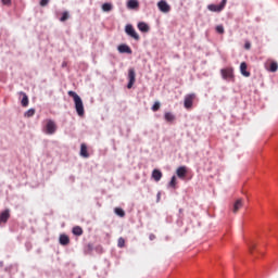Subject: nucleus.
Returning a JSON list of instances; mask_svg holds the SVG:
<instances>
[{"mask_svg": "<svg viewBox=\"0 0 278 278\" xmlns=\"http://www.w3.org/2000/svg\"><path fill=\"white\" fill-rule=\"evenodd\" d=\"M68 97H72L74 101V108L76 110V114L80 117H84L86 115V110L84 109V100H81V97L77 94V92L70 90L67 92Z\"/></svg>", "mask_w": 278, "mask_h": 278, "instance_id": "f257e3e1", "label": "nucleus"}, {"mask_svg": "<svg viewBox=\"0 0 278 278\" xmlns=\"http://www.w3.org/2000/svg\"><path fill=\"white\" fill-rule=\"evenodd\" d=\"M58 131V125L53 119H48L45 126V134L48 136H53Z\"/></svg>", "mask_w": 278, "mask_h": 278, "instance_id": "f03ea898", "label": "nucleus"}, {"mask_svg": "<svg viewBox=\"0 0 278 278\" xmlns=\"http://www.w3.org/2000/svg\"><path fill=\"white\" fill-rule=\"evenodd\" d=\"M125 34L129 36V38H132L134 40H140V35H138V31H136V28H134V25L127 24L125 26Z\"/></svg>", "mask_w": 278, "mask_h": 278, "instance_id": "7ed1b4c3", "label": "nucleus"}, {"mask_svg": "<svg viewBox=\"0 0 278 278\" xmlns=\"http://www.w3.org/2000/svg\"><path fill=\"white\" fill-rule=\"evenodd\" d=\"M225 5H227V0H222L219 4H208L207 5V10L210 12H216V13H219V12H223V10H225Z\"/></svg>", "mask_w": 278, "mask_h": 278, "instance_id": "20e7f679", "label": "nucleus"}, {"mask_svg": "<svg viewBox=\"0 0 278 278\" xmlns=\"http://www.w3.org/2000/svg\"><path fill=\"white\" fill-rule=\"evenodd\" d=\"M128 84H127V89L131 90V88H134V84H136V70L134 67H130L128 70Z\"/></svg>", "mask_w": 278, "mask_h": 278, "instance_id": "39448f33", "label": "nucleus"}, {"mask_svg": "<svg viewBox=\"0 0 278 278\" xmlns=\"http://www.w3.org/2000/svg\"><path fill=\"white\" fill-rule=\"evenodd\" d=\"M194 99H197V94H194V93H189L185 97L184 105H185L186 110L192 109Z\"/></svg>", "mask_w": 278, "mask_h": 278, "instance_id": "423d86ee", "label": "nucleus"}, {"mask_svg": "<svg viewBox=\"0 0 278 278\" xmlns=\"http://www.w3.org/2000/svg\"><path fill=\"white\" fill-rule=\"evenodd\" d=\"M156 5L163 14H168V12H170V4H168L166 0H160Z\"/></svg>", "mask_w": 278, "mask_h": 278, "instance_id": "0eeeda50", "label": "nucleus"}, {"mask_svg": "<svg viewBox=\"0 0 278 278\" xmlns=\"http://www.w3.org/2000/svg\"><path fill=\"white\" fill-rule=\"evenodd\" d=\"M247 244H248L249 253L251 255H255V253H260V250H257V243H255V240L253 239L247 240Z\"/></svg>", "mask_w": 278, "mask_h": 278, "instance_id": "6e6552de", "label": "nucleus"}, {"mask_svg": "<svg viewBox=\"0 0 278 278\" xmlns=\"http://www.w3.org/2000/svg\"><path fill=\"white\" fill-rule=\"evenodd\" d=\"M118 53H127L128 55H131L134 51L131 50V47H129L127 43H121L117 46Z\"/></svg>", "mask_w": 278, "mask_h": 278, "instance_id": "1a4fd4ad", "label": "nucleus"}, {"mask_svg": "<svg viewBox=\"0 0 278 278\" xmlns=\"http://www.w3.org/2000/svg\"><path fill=\"white\" fill-rule=\"evenodd\" d=\"M59 243L61 247H68L71 244V238L66 233H62L59 237Z\"/></svg>", "mask_w": 278, "mask_h": 278, "instance_id": "9d476101", "label": "nucleus"}, {"mask_svg": "<svg viewBox=\"0 0 278 278\" xmlns=\"http://www.w3.org/2000/svg\"><path fill=\"white\" fill-rule=\"evenodd\" d=\"M176 175L179 179H186V175H188V167L186 166H179L176 169Z\"/></svg>", "mask_w": 278, "mask_h": 278, "instance_id": "9b49d317", "label": "nucleus"}, {"mask_svg": "<svg viewBox=\"0 0 278 278\" xmlns=\"http://www.w3.org/2000/svg\"><path fill=\"white\" fill-rule=\"evenodd\" d=\"M137 27L139 31H141V34H149V31L151 30V27L146 22H139L137 24Z\"/></svg>", "mask_w": 278, "mask_h": 278, "instance_id": "f8f14e48", "label": "nucleus"}, {"mask_svg": "<svg viewBox=\"0 0 278 278\" xmlns=\"http://www.w3.org/2000/svg\"><path fill=\"white\" fill-rule=\"evenodd\" d=\"M223 79H232L233 70L232 68H223L220 70Z\"/></svg>", "mask_w": 278, "mask_h": 278, "instance_id": "ddd939ff", "label": "nucleus"}, {"mask_svg": "<svg viewBox=\"0 0 278 278\" xmlns=\"http://www.w3.org/2000/svg\"><path fill=\"white\" fill-rule=\"evenodd\" d=\"M10 220V208H5L0 213V225L5 224Z\"/></svg>", "mask_w": 278, "mask_h": 278, "instance_id": "4468645a", "label": "nucleus"}, {"mask_svg": "<svg viewBox=\"0 0 278 278\" xmlns=\"http://www.w3.org/2000/svg\"><path fill=\"white\" fill-rule=\"evenodd\" d=\"M249 65L247 62H241L240 64V73L243 77H251V72L248 71Z\"/></svg>", "mask_w": 278, "mask_h": 278, "instance_id": "2eb2a0df", "label": "nucleus"}, {"mask_svg": "<svg viewBox=\"0 0 278 278\" xmlns=\"http://www.w3.org/2000/svg\"><path fill=\"white\" fill-rule=\"evenodd\" d=\"M20 96L22 97V100H21L22 108H27V105H29V97L24 91H20Z\"/></svg>", "mask_w": 278, "mask_h": 278, "instance_id": "dca6fc26", "label": "nucleus"}, {"mask_svg": "<svg viewBox=\"0 0 278 278\" xmlns=\"http://www.w3.org/2000/svg\"><path fill=\"white\" fill-rule=\"evenodd\" d=\"M127 8L128 10H138V8H140V2L138 0H128Z\"/></svg>", "mask_w": 278, "mask_h": 278, "instance_id": "f3484780", "label": "nucleus"}, {"mask_svg": "<svg viewBox=\"0 0 278 278\" xmlns=\"http://www.w3.org/2000/svg\"><path fill=\"white\" fill-rule=\"evenodd\" d=\"M80 155L81 157H90V153H88V146H86V143L80 144Z\"/></svg>", "mask_w": 278, "mask_h": 278, "instance_id": "a211bd4d", "label": "nucleus"}, {"mask_svg": "<svg viewBox=\"0 0 278 278\" xmlns=\"http://www.w3.org/2000/svg\"><path fill=\"white\" fill-rule=\"evenodd\" d=\"M72 233L73 236H77V237L84 236V229L80 226H74L72 228Z\"/></svg>", "mask_w": 278, "mask_h": 278, "instance_id": "6ab92c4d", "label": "nucleus"}, {"mask_svg": "<svg viewBox=\"0 0 278 278\" xmlns=\"http://www.w3.org/2000/svg\"><path fill=\"white\" fill-rule=\"evenodd\" d=\"M101 8L102 12H112V10H114V4L111 2H104Z\"/></svg>", "mask_w": 278, "mask_h": 278, "instance_id": "aec40b11", "label": "nucleus"}, {"mask_svg": "<svg viewBox=\"0 0 278 278\" xmlns=\"http://www.w3.org/2000/svg\"><path fill=\"white\" fill-rule=\"evenodd\" d=\"M152 178L154 179V181H160L162 179V170L153 169Z\"/></svg>", "mask_w": 278, "mask_h": 278, "instance_id": "412c9836", "label": "nucleus"}, {"mask_svg": "<svg viewBox=\"0 0 278 278\" xmlns=\"http://www.w3.org/2000/svg\"><path fill=\"white\" fill-rule=\"evenodd\" d=\"M175 118V114H173L172 112H166L164 114V119L166 121V123H174Z\"/></svg>", "mask_w": 278, "mask_h": 278, "instance_id": "4be33fe9", "label": "nucleus"}, {"mask_svg": "<svg viewBox=\"0 0 278 278\" xmlns=\"http://www.w3.org/2000/svg\"><path fill=\"white\" fill-rule=\"evenodd\" d=\"M114 212L116 216H119V218H125V210H123L122 207H115Z\"/></svg>", "mask_w": 278, "mask_h": 278, "instance_id": "5701e85b", "label": "nucleus"}, {"mask_svg": "<svg viewBox=\"0 0 278 278\" xmlns=\"http://www.w3.org/2000/svg\"><path fill=\"white\" fill-rule=\"evenodd\" d=\"M168 188H177V176H172L168 182Z\"/></svg>", "mask_w": 278, "mask_h": 278, "instance_id": "b1692460", "label": "nucleus"}, {"mask_svg": "<svg viewBox=\"0 0 278 278\" xmlns=\"http://www.w3.org/2000/svg\"><path fill=\"white\" fill-rule=\"evenodd\" d=\"M277 70H278V64L277 62L273 61L270 64H269V73H277Z\"/></svg>", "mask_w": 278, "mask_h": 278, "instance_id": "393cba45", "label": "nucleus"}, {"mask_svg": "<svg viewBox=\"0 0 278 278\" xmlns=\"http://www.w3.org/2000/svg\"><path fill=\"white\" fill-rule=\"evenodd\" d=\"M36 114V109H29L24 113L25 118H31Z\"/></svg>", "mask_w": 278, "mask_h": 278, "instance_id": "a878e982", "label": "nucleus"}, {"mask_svg": "<svg viewBox=\"0 0 278 278\" xmlns=\"http://www.w3.org/2000/svg\"><path fill=\"white\" fill-rule=\"evenodd\" d=\"M70 16L71 15L68 14V11H64L60 17L61 23H65V21H68Z\"/></svg>", "mask_w": 278, "mask_h": 278, "instance_id": "bb28decb", "label": "nucleus"}, {"mask_svg": "<svg viewBox=\"0 0 278 278\" xmlns=\"http://www.w3.org/2000/svg\"><path fill=\"white\" fill-rule=\"evenodd\" d=\"M240 207H242V200H237L233 203V212H235V214H236V212H238V210H240Z\"/></svg>", "mask_w": 278, "mask_h": 278, "instance_id": "cd10ccee", "label": "nucleus"}, {"mask_svg": "<svg viewBox=\"0 0 278 278\" xmlns=\"http://www.w3.org/2000/svg\"><path fill=\"white\" fill-rule=\"evenodd\" d=\"M160 108H162V104L160 103V101H156L152 105L151 110H152V112H157V111H160Z\"/></svg>", "mask_w": 278, "mask_h": 278, "instance_id": "c85d7f7f", "label": "nucleus"}, {"mask_svg": "<svg viewBox=\"0 0 278 278\" xmlns=\"http://www.w3.org/2000/svg\"><path fill=\"white\" fill-rule=\"evenodd\" d=\"M92 251H94V245H92V243H88L85 249V253L88 255V253H92Z\"/></svg>", "mask_w": 278, "mask_h": 278, "instance_id": "c756f323", "label": "nucleus"}, {"mask_svg": "<svg viewBox=\"0 0 278 278\" xmlns=\"http://www.w3.org/2000/svg\"><path fill=\"white\" fill-rule=\"evenodd\" d=\"M215 31H216L217 34H225V26H223L222 24H220V25H217V26L215 27Z\"/></svg>", "mask_w": 278, "mask_h": 278, "instance_id": "7c9ffc66", "label": "nucleus"}, {"mask_svg": "<svg viewBox=\"0 0 278 278\" xmlns=\"http://www.w3.org/2000/svg\"><path fill=\"white\" fill-rule=\"evenodd\" d=\"M117 247L119 249H123L125 247V239L123 237H121L117 241Z\"/></svg>", "mask_w": 278, "mask_h": 278, "instance_id": "2f4dec72", "label": "nucleus"}, {"mask_svg": "<svg viewBox=\"0 0 278 278\" xmlns=\"http://www.w3.org/2000/svg\"><path fill=\"white\" fill-rule=\"evenodd\" d=\"M51 0H40L39 1V5L41 7V8H47V5H49V2H50Z\"/></svg>", "mask_w": 278, "mask_h": 278, "instance_id": "473e14b6", "label": "nucleus"}, {"mask_svg": "<svg viewBox=\"0 0 278 278\" xmlns=\"http://www.w3.org/2000/svg\"><path fill=\"white\" fill-rule=\"evenodd\" d=\"M3 5H12V0H1Z\"/></svg>", "mask_w": 278, "mask_h": 278, "instance_id": "72a5a7b5", "label": "nucleus"}, {"mask_svg": "<svg viewBox=\"0 0 278 278\" xmlns=\"http://www.w3.org/2000/svg\"><path fill=\"white\" fill-rule=\"evenodd\" d=\"M25 249H26V251H29L31 249V242H26Z\"/></svg>", "mask_w": 278, "mask_h": 278, "instance_id": "f704fd0d", "label": "nucleus"}, {"mask_svg": "<svg viewBox=\"0 0 278 278\" xmlns=\"http://www.w3.org/2000/svg\"><path fill=\"white\" fill-rule=\"evenodd\" d=\"M244 49H247V50L251 49V42L247 41L244 43Z\"/></svg>", "mask_w": 278, "mask_h": 278, "instance_id": "c9c22d12", "label": "nucleus"}, {"mask_svg": "<svg viewBox=\"0 0 278 278\" xmlns=\"http://www.w3.org/2000/svg\"><path fill=\"white\" fill-rule=\"evenodd\" d=\"M181 214H184V208H179L178 220H181Z\"/></svg>", "mask_w": 278, "mask_h": 278, "instance_id": "e433bc0d", "label": "nucleus"}, {"mask_svg": "<svg viewBox=\"0 0 278 278\" xmlns=\"http://www.w3.org/2000/svg\"><path fill=\"white\" fill-rule=\"evenodd\" d=\"M160 197H162V193H161V192H159V193L156 194V201H157V202H160Z\"/></svg>", "mask_w": 278, "mask_h": 278, "instance_id": "4c0bfd02", "label": "nucleus"}, {"mask_svg": "<svg viewBox=\"0 0 278 278\" xmlns=\"http://www.w3.org/2000/svg\"><path fill=\"white\" fill-rule=\"evenodd\" d=\"M149 238H150V240H155V235L151 233V235L149 236Z\"/></svg>", "mask_w": 278, "mask_h": 278, "instance_id": "58836bf2", "label": "nucleus"}, {"mask_svg": "<svg viewBox=\"0 0 278 278\" xmlns=\"http://www.w3.org/2000/svg\"><path fill=\"white\" fill-rule=\"evenodd\" d=\"M0 266H3V262H0Z\"/></svg>", "mask_w": 278, "mask_h": 278, "instance_id": "ea45409f", "label": "nucleus"}, {"mask_svg": "<svg viewBox=\"0 0 278 278\" xmlns=\"http://www.w3.org/2000/svg\"><path fill=\"white\" fill-rule=\"evenodd\" d=\"M62 66H66V63H63Z\"/></svg>", "mask_w": 278, "mask_h": 278, "instance_id": "a19ab883", "label": "nucleus"}]
</instances>
